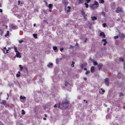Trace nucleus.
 I'll return each instance as SVG.
<instances>
[{"instance_id": "obj_1", "label": "nucleus", "mask_w": 125, "mask_h": 125, "mask_svg": "<svg viewBox=\"0 0 125 125\" xmlns=\"http://www.w3.org/2000/svg\"><path fill=\"white\" fill-rule=\"evenodd\" d=\"M99 6L98 2L96 1H95L94 4H91L89 5V6L91 8L94 9L97 8Z\"/></svg>"}, {"instance_id": "obj_2", "label": "nucleus", "mask_w": 125, "mask_h": 125, "mask_svg": "<svg viewBox=\"0 0 125 125\" xmlns=\"http://www.w3.org/2000/svg\"><path fill=\"white\" fill-rule=\"evenodd\" d=\"M62 106L64 107L65 109H70L71 107V105L68 102H66L63 103L62 104Z\"/></svg>"}, {"instance_id": "obj_3", "label": "nucleus", "mask_w": 125, "mask_h": 125, "mask_svg": "<svg viewBox=\"0 0 125 125\" xmlns=\"http://www.w3.org/2000/svg\"><path fill=\"white\" fill-rule=\"evenodd\" d=\"M123 9L122 7H118L116 9L115 12L117 13H119L122 12Z\"/></svg>"}, {"instance_id": "obj_4", "label": "nucleus", "mask_w": 125, "mask_h": 125, "mask_svg": "<svg viewBox=\"0 0 125 125\" xmlns=\"http://www.w3.org/2000/svg\"><path fill=\"white\" fill-rule=\"evenodd\" d=\"M10 27L14 30H16L18 28L17 26L14 24H12L10 25Z\"/></svg>"}, {"instance_id": "obj_5", "label": "nucleus", "mask_w": 125, "mask_h": 125, "mask_svg": "<svg viewBox=\"0 0 125 125\" xmlns=\"http://www.w3.org/2000/svg\"><path fill=\"white\" fill-rule=\"evenodd\" d=\"M109 79L108 78H106L104 80V82L106 85L107 86H109Z\"/></svg>"}, {"instance_id": "obj_6", "label": "nucleus", "mask_w": 125, "mask_h": 125, "mask_svg": "<svg viewBox=\"0 0 125 125\" xmlns=\"http://www.w3.org/2000/svg\"><path fill=\"white\" fill-rule=\"evenodd\" d=\"M20 53L19 52H16V56L14 57V58H15L16 57H19V58H21V56L20 55Z\"/></svg>"}, {"instance_id": "obj_7", "label": "nucleus", "mask_w": 125, "mask_h": 125, "mask_svg": "<svg viewBox=\"0 0 125 125\" xmlns=\"http://www.w3.org/2000/svg\"><path fill=\"white\" fill-rule=\"evenodd\" d=\"M85 0H77V2L79 4H82L84 1Z\"/></svg>"}, {"instance_id": "obj_8", "label": "nucleus", "mask_w": 125, "mask_h": 125, "mask_svg": "<svg viewBox=\"0 0 125 125\" xmlns=\"http://www.w3.org/2000/svg\"><path fill=\"white\" fill-rule=\"evenodd\" d=\"M0 103L1 104L4 105L6 107V101L5 100H2L1 102Z\"/></svg>"}, {"instance_id": "obj_9", "label": "nucleus", "mask_w": 125, "mask_h": 125, "mask_svg": "<svg viewBox=\"0 0 125 125\" xmlns=\"http://www.w3.org/2000/svg\"><path fill=\"white\" fill-rule=\"evenodd\" d=\"M119 37L121 38H125V35L123 33H121V34L119 33Z\"/></svg>"}, {"instance_id": "obj_10", "label": "nucleus", "mask_w": 125, "mask_h": 125, "mask_svg": "<svg viewBox=\"0 0 125 125\" xmlns=\"http://www.w3.org/2000/svg\"><path fill=\"white\" fill-rule=\"evenodd\" d=\"M63 3L65 5H67L68 3L67 0H63L62 1Z\"/></svg>"}, {"instance_id": "obj_11", "label": "nucleus", "mask_w": 125, "mask_h": 125, "mask_svg": "<svg viewBox=\"0 0 125 125\" xmlns=\"http://www.w3.org/2000/svg\"><path fill=\"white\" fill-rule=\"evenodd\" d=\"M53 64L52 63H50L47 65L48 67L49 68L52 67L53 66Z\"/></svg>"}, {"instance_id": "obj_12", "label": "nucleus", "mask_w": 125, "mask_h": 125, "mask_svg": "<svg viewBox=\"0 0 125 125\" xmlns=\"http://www.w3.org/2000/svg\"><path fill=\"white\" fill-rule=\"evenodd\" d=\"M100 36H102L103 38H105V35L103 32H101L100 33Z\"/></svg>"}, {"instance_id": "obj_13", "label": "nucleus", "mask_w": 125, "mask_h": 125, "mask_svg": "<svg viewBox=\"0 0 125 125\" xmlns=\"http://www.w3.org/2000/svg\"><path fill=\"white\" fill-rule=\"evenodd\" d=\"M81 12L82 13V14L84 16V17H85V16H86L87 15V14H85V13L84 12V11L83 10L82 11H81Z\"/></svg>"}, {"instance_id": "obj_14", "label": "nucleus", "mask_w": 125, "mask_h": 125, "mask_svg": "<svg viewBox=\"0 0 125 125\" xmlns=\"http://www.w3.org/2000/svg\"><path fill=\"white\" fill-rule=\"evenodd\" d=\"M111 117V115H108L106 116V118L107 119H110Z\"/></svg>"}, {"instance_id": "obj_15", "label": "nucleus", "mask_w": 125, "mask_h": 125, "mask_svg": "<svg viewBox=\"0 0 125 125\" xmlns=\"http://www.w3.org/2000/svg\"><path fill=\"white\" fill-rule=\"evenodd\" d=\"M94 69V66H92L91 68V71L92 73H93Z\"/></svg>"}, {"instance_id": "obj_16", "label": "nucleus", "mask_w": 125, "mask_h": 125, "mask_svg": "<svg viewBox=\"0 0 125 125\" xmlns=\"http://www.w3.org/2000/svg\"><path fill=\"white\" fill-rule=\"evenodd\" d=\"M65 84V85L66 86H68L70 85L69 83L66 81H65V84Z\"/></svg>"}, {"instance_id": "obj_17", "label": "nucleus", "mask_w": 125, "mask_h": 125, "mask_svg": "<svg viewBox=\"0 0 125 125\" xmlns=\"http://www.w3.org/2000/svg\"><path fill=\"white\" fill-rule=\"evenodd\" d=\"M60 61V59L59 58H57L56 59V62L57 64H58L59 63Z\"/></svg>"}, {"instance_id": "obj_18", "label": "nucleus", "mask_w": 125, "mask_h": 125, "mask_svg": "<svg viewBox=\"0 0 125 125\" xmlns=\"http://www.w3.org/2000/svg\"><path fill=\"white\" fill-rule=\"evenodd\" d=\"M91 18L93 21H94L95 20H96L97 19V18L94 16L91 17Z\"/></svg>"}, {"instance_id": "obj_19", "label": "nucleus", "mask_w": 125, "mask_h": 125, "mask_svg": "<svg viewBox=\"0 0 125 125\" xmlns=\"http://www.w3.org/2000/svg\"><path fill=\"white\" fill-rule=\"evenodd\" d=\"M14 50L16 52H19L17 50V47L15 46H14Z\"/></svg>"}, {"instance_id": "obj_20", "label": "nucleus", "mask_w": 125, "mask_h": 125, "mask_svg": "<svg viewBox=\"0 0 125 125\" xmlns=\"http://www.w3.org/2000/svg\"><path fill=\"white\" fill-rule=\"evenodd\" d=\"M122 75V74L121 73H118L117 76V77L119 78H120L121 77V76Z\"/></svg>"}, {"instance_id": "obj_21", "label": "nucleus", "mask_w": 125, "mask_h": 125, "mask_svg": "<svg viewBox=\"0 0 125 125\" xmlns=\"http://www.w3.org/2000/svg\"><path fill=\"white\" fill-rule=\"evenodd\" d=\"M53 50L55 51V52H56V51L57 50V48L56 46H53Z\"/></svg>"}, {"instance_id": "obj_22", "label": "nucleus", "mask_w": 125, "mask_h": 125, "mask_svg": "<svg viewBox=\"0 0 125 125\" xmlns=\"http://www.w3.org/2000/svg\"><path fill=\"white\" fill-rule=\"evenodd\" d=\"M20 99H26V97L25 96H20Z\"/></svg>"}, {"instance_id": "obj_23", "label": "nucleus", "mask_w": 125, "mask_h": 125, "mask_svg": "<svg viewBox=\"0 0 125 125\" xmlns=\"http://www.w3.org/2000/svg\"><path fill=\"white\" fill-rule=\"evenodd\" d=\"M75 62L73 61L72 62V64L71 65V66L72 67H73L74 66V64H75Z\"/></svg>"}, {"instance_id": "obj_24", "label": "nucleus", "mask_w": 125, "mask_h": 125, "mask_svg": "<svg viewBox=\"0 0 125 125\" xmlns=\"http://www.w3.org/2000/svg\"><path fill=\"white\" fill-rule=\"evenodd\" d=\"M53 6V4H49L48 6V7H49V9H51L52 8V6Z\"/></svg>"}, {"instance_id": "obj_25", "label": "nucleus", "mask_w": 125, "mask_h": 125, "mask_svg": "<svg viewBox=\"0 0 125 125\" xmlns=\"http://www.w3.org/2000/svg\"><path fill=\"white\" fill-rule=\"evenodd\" d=\"M33 37L35 38L36 39L37 38V34H33Z\"/></svg>"}, {"instance_id": "obj_26", "label": "nucleus", "mask_w": 125, "mask_h": 125, "mask_svg": "<svg viewBox=\"0 0 125 125\" xmlns=\"http://www.w3.org/2000/svg\"><path fill=\"white\" fill-rule=\"evenodd\" d=\"M21 114L22 115H24L25 114V112L24 110H21Z\"/></svg>"}, {"instance_id": "obj_27", "label": "nucleus", "mask_w": 125, "mask_h": 125, "mask_svg": "<svg viewBox=\"0 0 125 125\" xmlns=\"http://www.w3.org/2000/svg\"><path fill=\"white\" fill-rule=\"evenodd\" d=\"M124 59L122 57H120L119 58V60L120 61L123 62L124 61Z\"/></svg>"}, {"instance_id": "obj_28", "label": "nucleus", "mask_w": 125, "mask_h": 125, "mask_svg": "<svg viewBox=\"0 0 125 125\" xmlns=\"http://www.w3.org/2000/svg\"><path fill=\"white\" fill-rule=\"evenodd\" d=\"M103 66V65L102 64H100L98 65V67L99 68V70H100V69L102 68Z\"/></svg>"}, {"instance_id": "obj_29", "label": "nucleus", "mask_w": 125, "mask_h": 125, "mask_svg": "<svg viewBox=\"0 0 125 125\" xmlns=\"http://www.w3.org/2000/svg\"><path fill=\"white\" fill-rule=\"evenodd\" d=\"M85 5V7L86 8H88L89 7L88 5L87 4V3H85L84 4Z\"/></svg>"}, {"instance_id": "obj_30", "label": "nucleus", "mask_w": 125, "mask_h": 125, "mask_svg": "<svg viewBox=\"0 0 125 125\" xmlns=\"http://www.w3.org/2000/svg\"><path fill=\"white\" fill-rule=\"evenodd\" d=\"M9 31H7V34L5 35V37H7V36H8L9 34Z\"/></svg>"}, {"instance_id": "obj_31", "label": "nucleus", "mask_w": 125, "mask_h": 125, "mask_svg": "<svg viewBox=\"0 0 125 125\" xmlns=\"http://www.w3.org/2000/svg\"><path fill=\"white\" fill-rule=\"evenodd\" d=\"M104 2V0H100L99 2L100 3H103Z\"/></svg>"}, {"instance_id": "obj_32", "label": "nucleus", "mask_w": 125, "mask_h": 125, "mask_svg": "<svg viewBox=\"0 0 125 125\" xmlns=\"http://www.w3.org/2000/svg\"><path fill=\"white\" fill-rule=\"evenodd\" d=\"M93 62V63H94L93 64L94 65H97L98 64L96 62V61L94 62Z\"/></svg>"}, {"instance_id": "obj_33", "label": "nucleus", "mask_w": 125, "mask_h": 125, "mask_svg": "<svg viewBox=\"0 0 125 125\" xmlns=\"http://www.w3.org/2000/svg\"><path fill=\"white\" fill-rule=\"evenodd\" d=\"M84 66V64H82L80 66V67L82 68H83Z\"/></svg>"}, {"instance_id": "obj_34", "label": "nucleus", "mask_w": 125, "mask_h": 125, "mask_svg": "<svg viewBox=\"0 0 125 125\" xmlns=\"http://www.w3.org/2000/svg\"><path fill=\"white\" fill-rule=\"evenodd\" d=\"M107 25L105 23H104L103 24V26L104 27H105Z\"/></svg>"}, {"instance_id": "obj_35", "label": "nucleus", "mask_w": 125, "mask_h": 125, "mask_svg": "<svg viewBox=\"0 0 125 125\" xmlns=\"http://www.w3.org/2000/svg\"><path fill=\"white\" fill-rule=\"evenodd\" d=\"M90 72L89 71H87L86 72L85 74H86L87 75V74H88Z\"/></svg>"}, {"instance_id": "obj_36", "label": "nucleus", "mask_w": 125, "mask_h": 125, "mask_svg": "<svg viewBox=\"0 0 125 125\" xmlns=\"http://www.w3.org/2000/svg\"><path fill=\"white\" fill-rule=\"evenodd\" d=\"M123 95V94L122 93H120L119 94V96L121 97Z\"/></svg>"}, {"instance_id": "obj_37", "label": "nucleus", "mask_w": 125, "mask_h": 125, "mask_svg": "<svg viewBox=\"0 0 125 125\" xmlns=\"http://www.w3.org/2000/svg\"><path fill=\"white\" fill-rule=\"evenodd\" d=\"M119 37V36L118 35H117L116 36H115L114 37V38L115 39H116L117 38H118Z\"/></svg>"}, {"instance_id": "obj_38", "label": "nucleus", "mask_w": 125, "mask_h": 125, "mask_svg": "<svg viewBox=\"0 0 125 125\" xmlns=\"http://www.w3.org/2000/svg\"><path fill=\"white\" fill-rule=\"evenodd\" d=\"M40 81L42 82H43L44 81V79L43 78L42 79V80H40Z\"/></svg>"}, {"instance_id": "obj_39", "label": "nucleus", "mask_w": 125, "mask_h": 125, "mask_svg": "<svg viewBox=\"0 0 125 125\" xmlns=\"http://www.w3.org/2000/svg\"><path fill=\"white\" fill-rule=\"evenodd\" d=\"M87 3H88L91 1V0H86Z\"/></svg>"}, {"instance_id": "obj_40", "label": "nucleus", "mask_w": 125, "mask_h": 125, "mask_svg": "<svg viewBox=\"0 0 125 125\" xmlns=\"http://www.w3.org/2000/svg\"><path fill=\"white\" fill-rule=\"evenodd\" d=\"M63 48H62L60 49V50L62 52L63 50Z\"/></svg>"}, {"instance_id": "obj_41", "label": "nucleus", "mask_w": 125, "mask_h": 125, "mask_svg": "<svg viewBox=\"0 0 125 125\" xmlns=\"http://www.w3.org/2000/svg\"><path fill=\"white\" fill-rule=\"evenodd\" d=\"M102 41H103V42H107V41H106V40L105 39H103L102 40Z\"/></svg>"}, {"instance_id": "obj_42", "label": "nucleus", "mask_w": 125, "mask_h": 125, "mask_svg": "<svg viewBox=\"0 0 125 125\" xmlns=\"http://www.w3.org/2000/svg\"><path fill=\"white\" fill-rule=\"evenodd\" d=\"M23 41V40H22L21 41H19V42L20 43H21Z\"/></svg>"}, {"instance_id": "obj_43", "label": "nucleus", "mask_w": 125, "mask_h": 125, "mask_svg": "<svg viewBox=\"0 0 125 125\" xmlns=\"http://www.w3.org/2000/svg\"><path fill=\"white\" fill-rule=\"evenodd\" d=\"M107 43V42H105L104 43V44H103V45H104V46H105L106 45V43Z\"/></svg>"}, {"instance_id": "obj_44", "label": "nucleus", "mask_w": 125, "mask_h": 125, "mask_svg": "<svg viewBox=\"0 0 125 125\" xmlns=\"http://www.w3.org/2000/svg\"><path fill=\"white\" fill-rule=\"evenodd\" d=\"M17 77H19L20 76V75L18 74H17L16 75Z\"/></svg>"}, {"instance_id": "obj_45", "label": "nucleus", "mask_w": 125, "mask_h": 125, "mask_svg": "<svg viewBox=\"0 0 125 125\" xmlns=\"http://www.w3.org/2000/svg\"><path fill=\"white\" fill-rule=\"evenodd\" d=\"M73 47L72 45H71L70 46V48H73Z\"/></svg>"}, {"instance_id": "obj_46", "label": "nucleus", "mask_w": 125, "mask_h": 125, "mask_svg": "<svg viewBox=\"0 0 125 125\" xmlns=\"http://www.w3.org/2000/svg\"><path fill=\"white\" fill-rule=\"evenodd\" d=\"M107 112H109V110H110V108H107Z\"/></svg>"}, {"instance_id": "obj_47", "label": "nucleus", "mask_w": 125, "mask_h": 125, "mask_svg": "<svg viewBox=\"0 0 125 125\" xmlns=\"http://www.w3.org/2000/svg\"><path fill=\"white\" fill-rule=\"evenodd\" d=\"M2 12V9H0V12Z\"/></svg>"}, {"instance_id": "obj_48", "label": "nucleus", "mask_w": 125, "mask_h": 125, "mask_svg": "<svg viewBox=\"0 0 125 125\" xmlns=\"http://www.w3.org/2000/svg\"><path fill=\"white\" fill-rule=\"evenodd\" d=\"M84 80H85V81H86L87 80V79L85 77L84 78Z\"/></svg>"}, {"instance_id": "obj_49", "label": "nucleus", "mask_w": 125, "mask_h": 125, "mask_svg": "<svg viewBox=\"0 0 125 125\" xmlns=\"http://www.w3.org/2000/svg\"><path fill=\"white\" fill-rule=\"evenodd\" d=\"M124 67L125 69V62L124 63Z\"/></svg>"}, {"instance_id": "obj_50", "label": "nucleus", "mask_w": 125, "mask_h": 125, "mask_svg": "<svg viewBox=\"0 0 125 125\" xmlns=\"http://www.w3.org/2000/svg\"><path fill=\"white\" fill-rule=\"evenodd\" d=\"M67 12H70V9H69L68 10H67Z\"/></svg>"}, {"instance_id": "obj_51", "label": "nucleus", "mask_w": 125, "mask_h": 125, "mask_svg": "<svg viewBox=\"0 0 125 125\" xmlns=\"http://www.w3.org/2000/svg\"><path fill=\"white\" fill-rule=\"evenodd\" d=\"M20 0H19L18 1V5H20Z\"/></svg>"}, {"instance_id": "obj_52", "label": "nucleus", "mask_w": 125, "mask_h": 125, "mask_svg": "<svg viewBox=\"0 0 125 125\" xmlns=\"http://www.w3.org/2000/svg\"><path fill=\"white\" fill-rule=\"evenodd\" d=\"M120 19L119 18H118L116 20V21H118L120 20Z\"/></svg>"}, {"instance_id": "obj_53", "label": "nucleus", "mask_w": 125, "mask_h": 125, "mask_svg": "<svg viewBox=\"0 0 125 125\" xmlns=\"http://www.w3.org/2000/svg\"><path fill=\"white\" fill-rule=\"evenodd\" d=\"M67 8L69 9H71V7L69 6H68Z\"/></svg>"}, {"instance_id": "obj_54", "label": "nucleus", "mask_w": 125, "mask_h": 125, "mask_svg": "<svg viewBox=\"0 0 125 125\" xmlns=\"http://www.w3.org/2000/svg\"><path fill=\"white\" fill-rule=\"evenodd\" d=\"M102 92L103 93H104L105 92V91L104 90H102Z\"/></svg>"}, {"instance_id": "obj_55", "label": "nucleus", "mask_w": 125, "mask_h": 125, "mask_svg": "<svg viewBox=\"0 0 125 125\" xmlns=\"http://www.w3.org/2000/svg\"><path fill=\"white\" fill-rule=\"evenodd\" d=\"M8 51H9V50H6V53H8Z\"/></svg>"}, {"instance_id": "obj_56", "label": "nucleus", "mask_w": 125, "mask_h": 125, "mask_svg": "<svg viewBox=\"0 0 125 125\" xmlns=\"http://www.w3.org/2000/svg\"><path fill=\"white\" fill-rule=\"evenodd\" d=\"M43 119L44 120H46V118H43Z\"/></svg>"}, {"instance_id": "obj_57", "label": "nucleus", "mask_w": 125, "mask_h": 125, "mask_svg": "<svg viewBox=\"0 0 125 125\" xmlns=\"http://www.w3.org/2000/svg\"><path fill=\"white\" fill-rule=\"evenodd\" d=\"M57 107V106L56 105V104H55V105H54V107L55 108V107Z\"/></svg>"}, {"instance_id": "obj_58", "label": "nucleus", "mask_w": 125, "mask_h": 125, "mask_svg": "<svg viewBox=\"0 0 125 125\" xmlns=\"http://www.w3.org/2000/svg\"><path fill=\"white\" fill-rule=\"evenodd\" d=\"M84 69L85 71H86L87 70V69L86 68H84Z\"/></svg>"}, {"instance_id": "obj_59", "label": "nucleus", "mask_w": 125, "mask_h": 125, "mask_svg": "<svg viewBox=\"0 0 125 125\" xmlns=\"http://www.w3.org/2000/svg\"><path fill=\"white\" fill-rule=\"evenodd\" d=\"M20 69H23V68L22 67H21Z\"/></svg>"}, {"instance_id": "obj_60", "label": "nucleus", "mask_w": 125, "mask_h": 125, "mask_svg": "<svg viewBox=\"0 0 125 125\" xmlns=\"http://www.w3.org/2000/svg\"><path fill=\"white\" fill-rule=\"evenodd\" d=\"M104 106H105V107H107V105L106 104H104Z\"/></svg>"}, {"instance_id": "obj_61", "label": "nucleus", "mask_w": 125, "mask_h": 125, "mask_svg": "<svg viewBox=\"0 0 125 125\" xmlns=\"http://www.w3.org/2000/svg\"><path fill=\"white\" fill-rule=\"evenodd\" d=\"M45 3H46V5H47V4H48L47 3L46 1H45Z\"/></svg>"}, {"instance_id": "obj_62", "label": "nucleus", "mask_w": 125, "mask_h": 125, "mask_svg": "<svg viewBox=\"0 0 125 125\" xmlns=\"http://www.w3.org/2000/svg\"><path fill=\"white\" fill-rule=\"evenodd\" d=\"M7 96L8 97H9V94L8 93H7Z\"/></svg>"}, {"instance_id": "obj_63", "label": "nucleus", "mask_w": 125, "mask_h": 125, "mask_svg": "<svg viewBox=\"0 0 125 125\" xmlns=\"http://www.w3.org/2000/svg\"><path fill=\"white\" fill-rule=\"evenodd\" d=\"M19 67H20V68L21 67H22V66H21V65H19Z\"/></svg>"}, {"instance_id": "obj_64", "label": "nucleus", "mask_w": 125, "mask_h": 125, "mask_svg": "<svg viewBox=\"0 0 125 125\" xmlns=\"http://www.w3.org/2000/svg\"><path fill=\"white\" fill-rule=\"evenodd\" d=\"M76 45H77V46H78V44L77 43V42H76Z\"/></svg>"}]
</instances>
